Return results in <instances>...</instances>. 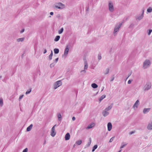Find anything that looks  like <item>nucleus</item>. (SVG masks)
I'll return each instance as SVG.
<instances>
[{
  "mask_svg": "<svg viewBox=\"0 0 152 152\" xmlns=\"http://www.w3.org/2000/svg\"><path fill=\"white\" fill-rule=\"evenodd\" d=\"M72 121H74L75 120L76 118L74 116L72 117Z\"/></svg>",
  "mask_w": 152,
  "mask_h": 152,
  "instance_id": "nucleus-49",
  "label": "nucleus"
},
{
  "mask_svg": "<svg viewBox=\"0 0 152 152\" xmlns=\"http://www.w3.org/2000/svg\"><path fill=\"white\" fill-rule=\"evenodd\" d=\"M91 142V137L89 138V141L87 144L86 145L85 147V148L88 147L90 145Z\"/></svg>",
  "mask_w": 152,
  "mask_h": 152,
  "instance_id": "nucleus-12",
  "label": "nucleus"
},
{
  "mask_svg": "<svg viewBox=\"0 0 152 152\" xmlns=\"http://www.w3.org/2000/svg\"><path fill=\"white\" fill-rule=\"evenodd\" d=\"M84 70L80 71V73L82 74L85 73L86 72V71L85 69H87L88 67V65L86 61H84Z\"/></svg>",
  "mask_w": 152,
  "mask_h": 152,
  "instance_id": "nucleus-6",
  "label": "nucleus"
},
{
  "mask_svg": "<svg viewBox=\"0 0 152 152\" xmlns=\"http://www.w3.org/2000/svg\"><path fill=\"white\" fill-rule=\"evenodd\" d=\"M147 137H146L145 138V139H147Z\"/></svg>",
  "mask_w": 152,
  "mask_h": 152,
  "instance_id": "nucleus-63",
  "label": "nucleus"
},
{
  "mask_svg": "<svg viewBox=\"0 0 152 152\" xmlns=\"http://www.w3.org/2000/svg\"><path fill=\"white\" fill-rule=\"evenodd\" d=\"M50 15H53V12H51L50 13Z\"/></svg>",
  "mask_w": 152,
  "mask_h": 152,
  "instance_id": "nucleus-52",
  "label": "nucleus"
},
{
  "mask_svg": "<svg viewBox=\"0 0 152 152\" xmlns=\"http://www.w3.org/2000/svg\"><path fill=\"white\" fill-rule=\"evenodd\" d=\"M60 38V36H57L54 39V41L56 42H57L59 40Z\"/></svg>",
  "mask_w": 152,
  "mask_h": 152,
  "instance_id": "nucleus-25",
  "label": "nucleus"
},
{
  "mask_svg": "<svg viewBox=\"0 0 152 152\" xmlns=\"http://www.w3.org/2000/svg\"><path fill=\"white\" fill-rule=\"evenodd\" d=\"M57 117L59 121H61V115L60 113H58L57 115Z\"/></svg>",
  "mask_w": 152,
  "mask_h": 152,
  "instance_id": "nucleus-28",
  "label": "nucleus"
},
{
  "mask_svg": "<svg viewBox=\"0 0 152 152\" xmlns=\"http://www.w3.org/2000/svg\"><path fill=\"white\" fill-rule=\"evenodd\" d=\"M33 125L32 124H31L26 129V131L27 132L30 131Z\"/></svg>",
  "mask_w": 152,
  "mask_h": 152,
  "instance_id": "nucleus-19",
  "label": "nucleus"
},
{
  "mask_svg": "<svg viewBox=\"0 0 152 152\" xmlns=\"http://www.w3.org/2000/svg\"><path fill=\"white\" fill-rule=\"evenodd\" d=\"M107 110H104L102 112V115L104 117L107 116L109 114V113L108 112Z\"/></svg>",
  "mask_w": 152,
  "mask_h": 152,
  "instance_id": "nucleus-15",
  "label": "nucleus"
},
{
  "mask_svg": "<svg viewBox=\"0 0 152 152\" xmlns=\"http://www.w3.org/2000/svg\"><path fill=\"white\" fill-rule=\"evenodd\" d=\"M133 80H128V84H130V83H131V82H132V81Z\"/></svg>",
  "mask_w": 152,
  "mask_h": 152,
  "instance_id": "nucleus-43",
  "label": "nucleus"
},
{
  "mask_svg": "<svg viewBox=\"0 0 152 152\" xmlns=\"http://www.w3.org/2000/svg\"><path fill=\"white\" fill-rule=\"evenodd\" d=\"M28 151V149L27 148H25L23 150L22 152H27Z\"/></svg>",
  "mask_w": 152,
  "mask_h": 152,
  "instance_id": "nucleus-40",
  "label": "nucleus"
},
{
  "mask_svg": "<svg viewBox=\"0 0 152 152\" xmlns=\"http://www.w3.org/2000/svg\"><path fill=\"white\" fill-rule=\"evenodd\" d=\"M24 31V29H23L22 30L20 31L21 33H23Z\"/></svg>",
  "mask_w": 152,
  "mask_h": 152,
  "instance_id": "nucleus-50",
  "label": "nucleus"
},
{
  "mask_svg": "<svg viewBox=\"0 0 152 152\" xmlns=\"http://www.w3.org/2000/svg\"><path fill=\"white\" fill-rule=\"evenodd\" d=\"M114 137H112L111 138L109 142H112L113 141Z\"/></svg>",
  "mask_w": 152,
  "mask_h": 152,
  "instance_id": "nucleus-38",
  "label": "nucleus"
},
{
  "mask_svg": "<svg viewBox=\"0 0 152 152\" xmlns=\"http://www.w3.org/2000/svg\"><path fill=\"white\" fill-rule=\"evenodd\" d=\"M25 38L24 37H22L18 39H17V41L18 42H22L24 40Z\"/></svg>",
  "mask_w": 152,
  "mask_h": 152,
  "instance_id": "nucleus-23",
  "label": "nucleus"
},
{
  "mask_svg": "<svg viewBox=\"0 0 152 152\" xmlns=\"http://www.w3.org/2000/svg\"><path fill=\"white\" fill-rule=\"evenodd\" d=\"M112 48H111L109 51L110 52H110L112 51Z\"/></svg>",
  "mask_w": 152,
  "mask_h": 152,
  "instance_id": "nucleus-55",
  "label": "nucleus"
},
{
  "mask_svg": "<svg viewBox=\"0 0 152 152\" xmlns=\"http://www.w3.org/2000/svg\"><path fill=\"white\" fill-rule=\"evenodd\" d=\"M109 9L111 12H113L114 10V8L113 4L112 3H109Z\"/></svg>",
  "mask_w": 152,
  "mask_h": 152,
  "instance_id": "nucleus-7",
  "label": "nucleus"
},
{
  "mask_svg": "<svg viewBox=\"0 0 152 152\" xmlns=\"http://www.w3.org/2000/svg\"><path fill=\"white\" fill-rule=\"evenodd\" d=\"M109 68H107L105 71L104 72V74L105 75H106V74H108L109 72Z\"/></svg>",
  "mask_w": 152,
  "mask_h": 152,
  "instance_id": "nucleus-31",
  "label": "nucleus"
},
{
  "mask_svg": "<svg viewBox=\"0 0 152 152\" xmlns=\"http://www.w3.org/2000/svg\"><path fill=\"white\" fill-rule=\"evenodd\" d=\"M98 145H94L92 148V152H94L95 150L97 148Z\"/></svg>",
  "mask_w": 152,
  "mask_h": 152,
  "instance_id": "nucleus-27",
  "label": "nucleus"
},
{
  "mask_svg": "<svg viewBox=\"0 0 152 152\" xmlns=\"http://www.w3.org/2000/svg\"><path fill=\"white\" fill-rule=\"evenodd\" d=\"M139 101L138 100H137L135 103L133 105V107L134 108L135 107H136V108H137L138 107V105L139 104Z\"/></svg>",
  "mask_w": 152,
  "mask_h": 152,
  "instance_id": "nucleus-16",
  "label": "nucleus"
},
{
  "mask_svg": "<svg viewBox=\"0 0 152 152\" xmlns=\"http://www.w3.org/2000/svg\"><path fill=\"white\" fill-rule=\"evenodd\" d=\"M104 87H103V88L102 89L101 91H103V90H104Z\"/></svg>",
  "mask_w": 152,
  "mask_h": 152,
  "instance_id": "nucleus-56",
  "label": "nucleus"
},
{
  "mask_svg": "<svg viewBox=\"0 0 152 152\" xmlns=\"http://www.w3.org/2000/svg\"><path fill=\"white\" fill-rule=\"evenodd\" d=\"M3 104V99H0V105L1 106H2Z\"/></svg>",
  "mask_w": 152,
  "mask_h": 152,
  "instance_id": "nucleus-36",
  "label": "nucleus"
},
{
  "mask_svg": "<svg viewBox=\"0 0 152 152\" xmlns=\"http://www.w3.org/2000/svg\"><path fill=\"white\" fill-rule=\"evenodd\" d=\"M55 7L56 8L61 9L64 7V5L61 3H59L55 5Z\"/></svg>",
  "mask_w": 152,
  "mask_h": 152,
  "instance_id": "nucleus-4",
  "label": "nucleus"
},
{
  "mask_svg": "<svg viewBox=\"0 0 152 152\" xmlns=\"http://www.w3.org/2000/svg\"><path fill=\"white\" fill-rule=\"evenodd\" d=\"M82 143V141L81 140H78L76 142V144L78 145H80Z\"/></svg>",
  "mask_w": 152,
  "mask_h": 152,
  "instance_id": "nucleus-32",
  "label": "nucleus"
},
{
  "mask_svg": "<svg viewBox=\"0 0 152 152\" xmlns=\"http://www.w3.org/2000/svg\"><path fill=\"white\" fill-rule=\"evenodd\" d=\"M62 85V82L61 80L57 81L55 82L54 85V89H56L58 87Z\"/></svg>",
  "mask_w": 152,
  "mask_h": 152,
  "instance_id": "nucleus-2",
  "label": "nucleus"
},
{
  "mask_svg": "<svg viewBox=\"0 0 152 152\" xmlns=\"http://www.w3.org/2000/svg\"><path fill=\"white\" fill-rule=\"evenodd\" d=\"M23 95H22L20 96L19 98V100L20 101V100L23 97Z\"/></svg>",
  "mask_w": 152,
  "mask_h": 152,
  "instance_id": "nucleus-44",
  "label": "nucleus"
},
{
  "mask_svg": "<svg viewBox=\"0 0 152 152\" xmlns=\"http://www.w3.org/2000/svg\"><path fill=\"white\" fill-rule=\"evenodd\" d=\"M2 81H3V82H5V80H2Z\"/></svg>",
  "mask_w": 152,
  "mask_h": 152,
  "instance_id": "nucleus-61",
  "label": "nucleus"
},
{
  "mask_svg": "<svg viewBox=\"0 0 152 152\" xmlns=\"http://www.w3.org/2000/svg\"><path fill=\"white\" fill-rule=\"evenodd\" d=\"M56 126V124H55L53 127H54V128H55V127Z\"/></svg>",
  "mask_w": 152,
  "mask_h": 152,
  "instance_id": "nucleus-58",
  "label": "nucleus"
},
{
  "mask_svg": "<svg viewBox=\"0 0 152 152\" xmlns=\"http://www.w3.org/2000/svg\"><path fill=\"white\" fill-rule=\"evenodd\" d=\"M147 12L148 13L152 12V8L151 7H149L147 10Z\"/></svg>",
  "mask_w": 152,
  "mask_h": 152,
  "instance_id": "nucleus-30",
  "label": "nucleus"
},
{
  "mask_svg": "<svg viewBox=\"0 0 152 152\" xmlns=\"http://www.w3.org/2000/svg\"><path fill=\"white\" fill-rule=\"evenodd\" d=\"M114 78H115L114 75H112V76L111 80V81H113L114 79Z\"/></svg>",
  "mask_w": 152,
  "mask_h": 152,
  "instance_id": "nucleus-41",
  "label": "nucleus"
},
{
  "mask_svg": "<svg viewBox=\"0 0 152 152\" xmlns=\"http://www.w3.org/2000/svg\"><path fill=\"white\" fill-rule=\"evenodd\" d=\"M55 131V129L54 128V127H53L51 129V132L50 134L53 137L55 136L56 134V132Z\"/></svg>",
  "mask_w": 152,
  "mask_h": 152,
  "instance_id": "nucleus-9",
  "label": "nucleus"
},
{
  "mask_svg": "<svg viewBox=\"0 0 152 152\" xmlns=\"http://www.w3.org/2000/svg\"><path fill=\"white\" fill-rule=\"evenodd\" d=\"M106 97V95H102L99 99V101L100 102H101Z\"/></svg>",
  "mask_w": 152,
  "mask_h": 152,
  "instance_id": "nucleus-21",
  "label": "nucleus"
},
{
  "mask_svg": "<svg viewBox=\"0 0 152 152\" xmlns=\"http://www.w3.org/2000/svg\"><path fill=\"white\" fill-rule=\"evenodd\" d=\"M134 26V24L132 23L131 24L129 27V28H132Z\"/></svg>",
  "mask_w": 152,
  "mask_h": 152,
  "instance_id": "nucleus-39",
  "label": "nucleus"
},
{
  "mask_svg": "<svg viewBox=\"0 0 152 152\" xmlns=\"http://www.w3.org/2000/svg\"><path fill=\"white\" fill-rule=\"evenodd\" d=\"M54 51L55 54H57L59 53V50L58 48H55L54 49Z\"/></svg>",
  "mask_w": 152,
  "mask_h": 152,
  "instance_id": "nucleus-26",
  "label": "nucleus"
},
{
  "mask_svg": "<svg viewBox=\"0 0 152 152\" xmlns=\"http://www.w3.org/2000/svg\"><path fill=\"white\" fill-rule=\"evenodd\" d=\"M121 150H119V151H118V152H121Z\"/></svg>",
  "mask_w": 152,
  "mask_h": 152,
  "instance_id": "nucleus-59",
  "label": "nucleus"
},
{
  "mask_svg": "<svg viewBox=\"0 0 152 152\" xmlns=\"http://www.w3.org/2000/svg\"><path fill=\"white\" fill-rule=\"evenodd\" d=\"M113 104H112L111 105L109 106L108 107L105 109V110L108 111L110 110L113 107Z\"/></svg>",
  "mask_w": 152,
  "mask_h": 152,
  "instance_id": "nucleus-20",
  "label": "nucleus"
},
{
  "mask_svg": "<svg viewBox=\"0 0 152 152\" xmlns=\"http://www.w3.org/2000/svg\"><path fill=\"white\" fill-rule=\"evenodd\" d=\"M89 6H88V7H86V11H88V10H89Z\"/></svg>",
  "mask_w": 152,
  "mask_h": 152,
  "instance_id": "nucleus-51",
  "label": "nucleus"
},
{
  "mask_svg": "<svg viewBox=\"0 0 152 152\" xmlns=\"http://www.w3.org/2000/svg\"><path fill=\"white\" fill-rule=\"evenodd\" d=\"M69 48L68 47V45H67L66 46L65 49L64 50V54L65 56V57H66V56L67 55L69 51Z\"/></svg>",
  "mask_w": 152,
  "mask_h": 152,
  "instance_id": "nucleus-8",
  "label": "nucleus"
},
{
  "mask_svg": "<svg viewBox=\"0 0 152 152\" xmlns=\"http://www.w3.org/2000/svg\"><path fill=\"white\" fill-rule=\"evenodd\" d=\"M101 58H102V56H101V54L100 53L99 54L98 56V60L99 61V60H100L101 59Z\"/></svg>",
  "mask_w": 152,
  "mask_h": 152,
  "instance_id": "nucleus-34",
  "label": "nucleus"
},
{
  "mask_svg": "<svg viewBox=\"0 0 152 152\" xmlns=\"http://www.w3.org/2000/svg\"><path fill=\"white\" fill-rule=\"evenodd\" d=\"M147 128L148 130H152V122L148 124Z\"/></svg>",
  "mask_w": 152,
  "mask_h": 152,
  "instance_id": "nucleus-14",
  "label": "nucleus"
},
{
  "mask_svg": "<svg viewBox=\"0 0 152 152\" xmlns=\"http://www.w3.org/2000/svg\"><path fill=\"white\" fill-rule=\"evenodd\" d=\"M131 75V73H130V74H129L128 75V76H127V78H126V80H125V81H126V80H127V79L128 78V77Z\"/></svg>",
  "mask_w": 152,
  "mask_h": 152,
  "instance_id": "nucleus-45",
  "label": "nucleus"
},
{
  "mask_svg": "<svg viewBox=\"0 0 152 152\" xmlns=\"http://www.w3.org/2000/svg\"><path fill=\"white\" fill-rule=\"evenodd\" d=\"M32 88H29L26 92V94H28L30 93L31 91Z\"/></svg>",
  "mask_w": 152,
  "mask_h": 152,
  "instance_id": "nucleus-29",
  "label": "nucleus"
},
{
  "mask_svg": "<svg viewBox=\"0 0 152 152\" xmlns=\"http://www.w3.org/2000/svg\"><path fill=\"white\" fill-rule=\"evenodd\" d=\"M151 64V62L148 59H146L144 62L143 65V68L145 69L149 67Z\"/></svg>",
  "mask_w": 152,
  "mask_h": 152,
  "instance_id": "nucleus-1",
  "label": "nucleus"
},
{
  "mask_svg": "<svg viewBox=\"0 0 152 152\" xmlns=\"http://www.w3.org/2000/svg\"><path fill=\"white\" fill-rule=\"evenodd\" d=\"M127 144H124V145H122L120 147V148H124L125 146L127 145Z\"/></svg>",
  "mask_w": 152,
  "mask_h": 152,
  "instance_id": "nucleus-42",
  "label": "nucleus"
},
{
  "mask_svg": "<svg viewBox=\"0 0 152 152\" xmlns=\"http://www.w3.org/2000/svg\"><path fill=\"white\" fill-rule=\"evenodd\" d=\"M2 76H0V79L1 78H2Z\"/></svg>",
  "mask_w": 152,
  "mask_h": 152,
  "instance_id": "nucleus-60",
  "label": "nucleus"
},
{
  "mask_svg": "<svg viewBox=\"0 0 152 152\" xmlns=\"http://www.w3.org/2000/svg\"><path fill=\"white\" fill-rule=\"evenodd\" d=\"M107 126L108 130L109 131H110L111 130L112 127L111 123L110 122L108 123Z\"/></svg>",
  "mask_w": 152,
  "mask_h": 152,
  "instance_id": "nucleus-10",
  "label": "nucleus"
},
{
  "mask_svg": "<svg viewBox=\"0 0 152 152\" xmlns=\"http://www.w3.org/2000/svg\"><path fill=\"white\" fill-rule=\"evenodd\" d=\"M135 132L134 131H132L129 133V134L131 135L134 133Z\"/></svg>",
  "mask_w": 152,
  "mask_h": 152,
  "instance_id": "nucleus-46",
  "label": "nucleus"
},
{
  "mask_svg": "<svg viewBox=\"0 0 152 152\" xmlns=\"http://www.w3.org/2000/svg\"><path fill=\"white\" fill-rule=\"evenodd\" d=\"M122 25L121 23H120L119 24H117L116 25L114 29L113 33L114 35L115 33L118 31L120 27Z\"/></svg>",
  "mask_w": 152,
  "mask_h": 152,
  "instance_id": "nucleus-3",
  "label": "nucleus"
},
{
  "mask_svg": "<svg viewBox=\"0 0 152 152\" xmlns=\"http://www.w3.org/2000/svg\"><path fill=\"white\" fill-rule=\"evenodd\" d=\"M150 110V108H144L143 111V112L144 114L146 113H147Z\"/></svg>",
  "mask_w": 152,
  "mask_h": 152,
  "instance_id": "nucleus-18",
  "label": "nucleus"
},
{
  "mask_svg": "<svg viewBox=\"0 0 152 152\" xmlns=\"http://www.w3.org/2000/svg\"><path fill=\"white\" fill-rule=\"evenodd\" d=\"M95 125V124L94 123H91L90 124H89L87 127L86 129H89L93 127Z\"/></svg>",
  "mask_w": 152,
  "mask_h": 152,
  "instance_id": "nucleus-13",
  "label": "nucleus"
},
{
  "mask_svg": "<svg viewBox=\"0 0 152 152\" xmlns=\"http://www.w3.org/2000/svg\"><path fill=\"white\" fill-rule=\"evenodd\" d=\"M53 55V53L52 50L51 51V52L49 56V60H50L52 59V56Z\"/></svg>",
  "mask_w": 152,
  "mask_h": 152,
  "instance_id": "nucleus-24",
  "label": "nucleus"
},
{
  "mask_svg": "<svg viewBox=\"0 0 152 152\" xmlns=\"http://www.w3.org/2000/svg\"><path fill=\"white\" fill-rule=\"evenodd\" d=\"M49 18L51 17V16L50 15L49 16Z\"/></svg>",
  "mask_w": 152,
  "mask_h": 152,
  "instance_id": "nucleus-62",
  "label": "nucleus"
},
{
  "mask_svg": "<svg viewBox=\"0 0 152 152\" xmlns=\"http://www.w3.org/2000/svg\"><path fill=\"white\" fill-rule=\"evenodd\" d=\"M143 12L144 11L143 10V12L142 13L140 16H138L136 17V19L137 20H140L143 17Z\"/></svg>",
  "mask_w": 152,
  "mask_h": 152,
  "instance_id": "nucleus-17",
  "label": "nucleus"
},
{
  "mask_svg": "<svg viewBox=\"0 0 152 152\" xmlns=\"http://www.w3.org/2000/svg\"><path fill=\"white\" fill-rule=\"evenodd\" d=\"M60 15L58 14V15L57 16H56V17L57 18H59L60 17Z\"/></svg>",
  "mask_w": 152,
  "mask_h": 152,
  "instance_id": "nucleus-53",
  "label": "nucleus"
},
{
  "mask_svg": "<svg viewBox=\"0 0 152 152\" xmlns=\"http://www.w3.org/2000/svg\"><path fill=\"white\" fill-rule=\"evenodd\" d=\"M63 31H64V28H62L60 29V30L58 31V34H61L63 32Z\"/></svg>",
  "mask_w": 152,
  "mask_h": 152,
  "instance_id": "nucleus-33",
  "label": "nucleus"
},
{
  "mask_svg": "<svg viewBox=\"0 0 152 152\" xmlns=\"http://www.w3.org/2000/svg\"><path fill=\"white\" fill-rule=\"evenodd\" d=\"M91 86V87L93 88H97L98 86L95 83H93L92 84Z\"/></svg>",
  "mask_w": 152,
  "mask_h": 152,
  "instance_id": "nucleus-22",
  "label": "nucleus"
},
{
  "mask_svg": "<svg viewBox=\"0 0 152 152\" xmlns=\"http://www.w3.org/2000/svg\"><path fill=\"white\" fill-rule=\"evenodd\" d=\"M46 143V140H45L44 141V143H43V144L44 145H45Z\"/></svg>",
  "mask_w": 152,
  "mask_h": 152,
  "instance_id": "nucleus-54",
  "label": "nucleus"
},
{
  "mask_svg": "<svg viewBox=\"0 0 152 152\" xmlns=\"http://www.w3.org/2000/svg\"><path fill=\"white\" fill-rule=\"evenodd\" d=\"M47 53V50L46 49H44V52H43V53L45 54Z\"/></svg>",
  "mask_w": 152,
  "mask_h": 152,
  "instance_id": "nucleus-47",
  "label": "nucleus"
},
{
  "mask_svg": "<svg viewBox=\"0 0 152 152\" xmlns=\"http://www.w3.org/2000/svg\"><path fill=\"white\" fill-rule=\"evenodd\" d=\"M55 65V64L54 63H53L50 64V68H52V67H53Z\"/></svg>",
  "mask_w": 152,
  "mask_h": 152,
  "instance_id": "nucleus-37",
  "label": "nucleus"
},
{
  "mask_svg": "<svg viewBox=\"0 0 152 152\" xmlns=\"http://www.w3.org/2000/svg\"><path fill=\"white\" fill-rule=\"evenodd\" d=\"M58 58H57L55 59V62H56V63L58 62Z\"/></svg>",
  "mask_w": 152,
  "mask_h": 152,
  "instance_id": "nucleus-48",
  "label": "nucleus"
},
{
  "mask_svg": "<svg viewBox=\"0 0 152 152\" xmlns=\"http://www.w3.org/2000/svg\"><path fill=\"white\" fill-rule=\"evenodd\" d=\"M70 135L69 133H67L65 136V140H68L70 139Z\"/></svg>",
  "mask_w": 152,
  "mask_h": 152,
  "instance_id": "nucleus-11",
  "label": "nucleus"
},
{
  "mask_svg": "<svg viewBox=\"0 0 152 152\" xmlns=\"http://www.w3.org/2000/svg\"><path fill=\"white\" fill-rule=\"evenodd\" d=\"M104 87H103V88L102 89L101 91H103V90H104Z\"/></svg>",
  "mask_w": 152,
  "mask_h": 152,
  "instance_id": "nucleus-57",
  "label": "nucleus"
},
{
  "mask_svg": "<svg viewBox=\"0 0 152 152\" xmlns=\"http://www.w3.org/2000/svg\"><path fill=\"white\" fill-rule=\"evenodd\" d=\"M151 83H147L144 87V90L147 91L149 90L151 88Z\"/></svg>",
  "mask_w": 152,
  "mask_h": 152,
  "instance_id": "nucleus-5",
  "label": "nucleus"
},
{
  "mask_svg": "<svg viewBox=\"0 0 152 152\" xmlns=\"http://www.w3.org/2000/svg\"><path fill=\"white\" fill-rule=\"evenodd\" d=\"M152 31V30L149 29L148 31V35H150Z\"/></svg>",
  "mask_w": 152,
  "mask_h": 152,
  "instance_id": "nucleus-35",
  "label": "nucleus"
}]
</instances>
